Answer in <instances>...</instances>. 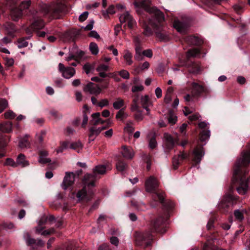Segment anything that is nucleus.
Masks as SVG:
<instances>
[{
    "instance_id": "nucleus-26",
    "label": "nucleus",
    "mask_w": 250,
    "mask_h": 250,
    "mask_svg": "<svg viewBox=\"0 0 250 250\" xmlns=\"http://www.w3.org/2000/svg\"><path fill=\"white\" fill-rule=\"evenodd\" d=\"M124 59L126 62L127 65H131L132 62V54L129 52L128 50H125L124 51Z\"/></svg>"
},
{
    "instance_id": "nucleus-5",
    "label": "nucleus",
    "mask_w": 250,
    "mask_h": 250,
    "mask_svg": "<svg viewBox=\"0 0 250 250\" xmlns=\"http://www.w3.org/2000/svg\"><path fill=\"white\" fill-rule=\"evenodd\" d=\"M23 238L27 245H32L33 248L36 247H43L44 245V242L40 239H35L32 238L30 236V234L25 232L24 233Z\"/></svg>"
},
{
    "instance_id": "nucleus-25",
    "label": "nucleus",
    "mask_w": 250,
    "mask_h": 250,
    "mask_svg": "<svg viewBox=\"0 0 250 250\" xmlns=\"http://www.w3.org/2000/svg\"><path fill=\"white\" fill-rule=\"evenodd\" d=\"M92 120L90 123L91 125L95 126L99 125V122H101L100 113L99 112L94 113L92 114Z\"/></svg>"
},
{
    "instance_id": "nucleus-59",
    "label": "nucleus",
    "mask_w": 250,
    "mask_h": 250,
    "mask_svg": "<svg viewBox=\"0 0 250 250\" xmlns=\"http://www.w3.org/2000/svg\"><path fill=\"white\" fill-rule=\"evenodd\" d=\"M109 104V102L107 99H102L100 102L98 103V106L101 108L104 106H107Z\"/></svg>"
},
{
    "instance_id": "nucleus-57",
    "label": "nucleus",
    "mask_w": 250,
    "mask_h": 250,
    "mask_svg": "<svg viewBox=\"0 0 250 250\" xmlns=\"http://www.w3.org/2000/svg\"><path fill=\"white\" fill-rule=\"evenodd\" d=\"M144 87L143 85L140 84V85H136L132 86L131 88V91L133 93L138 92V91H141L143 90Z\"/></svg>"
},
{
    "instance_id": "nucleus-47",
    "label": "nucleus",
    "mask_w": 250,
    "mask_h": 250,
    "mask_svg": "<svg viewBox=\"0 0 250 250\" xmlns=\"http://www.w3.org/2000/svg\"><path fill=\"white\" fill-rule=\"evenodd\" d=\"M157 38L162 41H166L168 40V37L167 34L161 31H155Z\"/></svg>"
},
{
    "instance_id": "nucleus-6",
    "label": "nucleus",
    "mask_w": 250,
    "mask_h": 250,
    "mask_svg": "<svg viewBox=\"0 0 250 250\" xmlns=\"http://www.w3.org/2000/svg\"><path fill=\"white\" fill-rule=\"evenodd\" d=\"M59 70L62 73V77L65 79H70L75 74L76 71L74 68L71 67H65L64 65L60 63L58 65Z\"/></svg>"
},
{
    "instance_id": "nucleus-45",
    "label": "nucleus",
    "mask_w": 250,
    "mask_h": 250,
    "mask_svg": "<svg viewBox=\"0 0 250 250\" xmlns=\"http://www.w3.org/2000/svg\"><path fill=\"white\" fill-rule=\"evenodd\" d=\"M127 116H128V115L126 113H125L124 112V110L122 109L120 110L117 112V113L116 115V118L117 119L122 120L125 118H126L127 117Z\"/></svg>"
},
{
    "instance_id": "nucleus-22",
    "label": "nucleus",
    "mask_w": 250,
    "mask_h": 250,
    "mask_svg": "<svg viewBox=\"0 0 250 250\" xmlns=\"http://www.w3.org/2000/svg\"><path fill=\"white\" fill-rule=\"evenodd\" d=\"M17 162L18 166L24 167L29 165V163L25 160V156L22 154L19 155L17 158Z\"/></svg>"
},
{
    "instance_id": "nucleus-43",
    "label": "nucleus",
    "mask_w": 250,
    "mask_h": 250,
    "mask_svg": "<svg viewBox=\"0 0 250 250\" xmlns=\"http://www.w3.org/2000/svg\"><path fill=\"white\" fill-rule=\"evenodd\" d=\"M72 49L73 51H74V54L77 61H78L79 59H81L83 57V55H84L83 51L78 50L77 48H73Z\"/></svg>"
},
{
    "instance_id": "nucleus-53",
    "label": "nucleus",
    "mask_w": 250,
    "mask_h": 250,
    "mask_svg": "<svg viewBox=\"0 0 250 250\" xmlns=\"http://www.w3.org/2000/svg\"><path fill=\"white\" fill-rule=\"evenodd\" d=\"M73 60L77 61L74 54V51H73L72 49L69 51L68 56L65 58V60L67 62H69Z\"/></svg>"
},
{
    "instance_id": "nucleus-51",
    "label": "nucleus",
    "mask_w": 250,
    "mask_h": 250,
    "mask_svg": "<svg viewBox=\"0 0 250 250\" xmlns=\"http://www.w3.org/2000/svg\"><path fill=\"white\" fill-rule=\"evenodd\" d=\"M135 112V113L134 115L135 119L137 121H141L143 120V119H144V116L142 114V111L140 110H138Z\"/></svg>"
},
{
    "instance_id": "nucleus-38",
    "label": "nucleus",
    "mask_w": 250,
    "mask_h": 250,
    "mask_svg": "<svg viewBox=\"0 0 250 250\" xmlns=\"http://www.w3.org/2000/svg\"><path fill=\"white\" fill-rule=\"evenodd\" d=\"M200 54V51L199 49L197 48H194L192 49H190L188 51V57H197L198 55Z\"/></svg>"
},
{
    "instance_id": "nucleus-55",
    "label": "nucleus",
    "mask_w": 250,
    "mask_h": 250,
    "mask_svg": "<svg viewBox=\"0 0 250 250\" xmlns=\"http://www.w3.org/2000/svg\"><path fill=\"white\" fill-rule=\"evenodd\" d=\"M1 225L5 229H14V225L13 223L10 222H3Z\"/></svg>"
},
{
    "instance_id": "nucleus-9",
    "label": "nucleus",
    "mask_w": 250,
    "mask_h": 250,
    "mask_svg": "<svg viewBox=\"0 0 250 250\" xmlns=\"http://www.w3.org/2000/svg\"><path fill=\"white\" fill-rule=\"evenodd\" d=\"M119 20L121 23L127 22L128 26L130 28L133 27L135 23L134 20L129 14L128 12L122 14L119 17Z\"/></svg>"
},
{
    "instance_id": "nucleus-63",
    "label": "nucleus",
    "mask_w": 250,
    "mask_h": 250,
    "mask_svg": "<svg viewBox=\"0 0 250 250\" xmlns=\"http://www.w3.org/2000/svg\"><path fill=\"white\" fill-rule=\"evenodd\" d=\"M142 53L144 56L148 58H151L153 55L152 51L151 49L144 50Z\"/></svg>"
},
{
    "instance_id": "nucleus-16",
    "label": "nucleus",
    "mask_w": 250,
    "mask_h": 250,
    "mask_svg": "<svg viewBox=\"0 0 250 250\" xmlns=\"http://www.w3.org/2000/svg\"><path fill=\"white\" fill-rule=\"evenodd\" d=\"M191 85L192 86V92L195 95L200 94L205 91L204 87L199 83L194 82L191 83Z\"/></svg>"
},
{
    "instance_id": "nucleus-64",
    "label": "nucleus",
    "mask_w": 250,
    "mask_h": 250,
    "mask_svg": "<svg viewBox=\"0 0 250 250\" xmlns=\"http://www.w3.org/2000/svg\"><path fill=\"white\" fill-rule=\"evenodd\" d=\"M98 250H110V249L108 245L103 244L99 246Z\"/></svg>"
},
{
    "instance_id": "nucleus-50",
    "label": "nucleus",
    "mask_w": 250,
    "mask_h": 250,
    "mask_svg": "<svg viewBox=\"0 0 250 250\" xmlns=\"http://www.w3.org/2000/svg\"><path fill=\"white\" fill-rule=\"evenodd\" d=\"M28 42L24 39H21L18 41V47L19 48H21L27 46Z\"/></svg>"
},
{
    "instance_id": "nucleus-29",
    "label": "nucleus",
    "mask_w": 250,
    "mask_h": 250,
    "mask_svg": "<svg viewBox=\"0 0 250 250\" xmlns=\"http://www.w3.org/2000/svg\"><path fill=\"white\" fill-rule=\"evenodd\" d=\"M141 103L143 107L146 106H151L152 105V104L149 100V97L147 95L141 97Z\"/></svg>"
},
{
    "instance_id": "nucleus-15",
    "label": "nucleus",
    "mask_w": 250,
    "mask_h": 250,
    "mask_svg": "<svg viewBox=\"0 0 250 250\" xmlns=\"http://www.w3.org/2000/svg\"><path fill=\"white\" fill-rule=\"evenodd\" d=\"M85 89L91 94L98 95L101 92V88L98 85L94 84L92 83L87 84Z\"/></svg>"
},
{
    "instance_id": "nucleus-35",
    "label": "nucleus",
    "mask_w": 250,
    "mask_h": 250,
    "mask_svg": "<svg viewBox=\"0 0 250 250\" xmlns=\"http://www.w3.org/2000/svg\"><path fill=\"white\" fill-rule=\"evenodd\" d=\"M115 13V7L113 5H110L107 10L103 12V15L105 18L108 17V14H113Z\"/></svg>"
},
{
    "instance_id": "nucleus-14",
    "label": "nucleus",
    "mask_w": 250,
    "mask_h": 250,
    "mask_svg": "<svg viewBox=\"0 0 250 250\" xmlns=\"http://www.w3.org/2000/svg\"><path fill=\"white\" fill-rule=\"evenodd\" d=\"M188 157L189 154L185 153L184 152H180V153L178 154L177 157H174L173 158L172 165L173 168L174 169H176L178 167V166L180 164L179 162V160H183L184 159L188 158Z\"/></svg>"
},
{
    "instance_id": "nucleus-60",
    "label": "nucleus",
    "mask_w": 250,
    "mask_h": 250,
    "mask_svg": "<svg viewBox=\"0 0 250 250\" xmlns=\"http://www.w3.org/2000/svg\"><path fill=\"white\" fill-rule=\"evenodd\" d=\"M88 122V116L87 115V113L86 112V111H83V122L82 124V126L83 127H85L86 125L87 124Z\"/></svg>"
},
{
    "instance_id": "nucleus-44",
    "label": "nucleus",
    "mask_w": 250,
    "mask_h": 250,
    "mask_svg": "<svg viewBox=\"0 0 250 250\" xmlns=\"http://www.w3.org/2000/svg\"><path fill=\"white\" fill-rule=\"evenodd\" d=\"M165 198L164 193L163 192H156L153 195V200L155 202L156 199H158L160 202L163 203Z\"/></svg>"
},
{
    "instance_id": "nucleus-27",
    "label": "nucleus",
    "mask_w": 250,
    "mask_h": 250,
    "mask_svg": "<svg viewBox=\"0 0 250 250\" xmlns=\"http://www.w3.org/2000/svg\"><path fill=\"white\" fill-rule=\"evenodd\" d=\"M44 26V22L41 20L35 21L32 24V28L34 30H39L42 29Z\"/></svg>"
},
{
    "instance_id": "nucleus-56",
    "label": "nucleus",
    "mask_w": 250,
    "mask_h": 250,
    "mask_svg": "<svg viewBox=\"0 0 250 250\" xmlns=\"http://www.w3.org/2000/svg\"><path fill=\"white\" fill-rule=\"evenodd\" d=\"M157 145V143L156 141L155 137L153 136L149 140V146L151 149H153L156 147Z\"/></svg>"
},
{
    "instance_id": "nucleus-33",
    "label": "nucleus",
    "mask_w": 250,
    "mask_h": 250,
    "mask_svg": "<svg viewBox=\"0 0 250 250\" xmlns=\"http://www.w3.org/2000/svg\"><path fill=\"white\" fill-rule=\"evenodd\" d=\"M210 132L209 130H203L201 134L200 140L201 142H205L210 137Z\"/></svg>"
},
{
    "instance_id": "nucleus-18",
    "label": "nucleus",
    "mask_w": 250,
    "mask_h": 250,
    "mask_svg": "<svg viewBox=\"0 0 250 250\" xmlns=\"http://www.w3.org/2000/svg\"><path fill=\"white\" fill-rule=\"evenodd\" d=\"M22 12L17 8H14L11 11V17L13 21H18L22 16Z\"/></svg>"
},
{
    "instance_id": "nucleus-1",
    "label": "nucleus",
    "mask_w": 250,
    "mask_h": 250,
    "mask_svg": "<svg viewBox=\"0 0 250 250\" xmlns=\"http://www.w3.org/2000/svg\"><path fill=\"white\" fill-rule=\"evenodd\" d=\"M150 3L151 1L150 0H144L141 1L139 4V6L144 8L152 15V19L149 20V25L144 23L143 25L144 29L143 33L146 36H149L152 33V30L149 26H151L154 30L160 29L161 27L160 23L165 20L162 12L156 7H151Z\"/></svg>"
},
{
    "instance_id": "nucleus-17",
    "label": "nucleus",
    "mask_w": 250,
    "mask_h": 250,
    "mask_svg": "<svg viewBox=\"0 0 250 250\" xmlns=\"http://www.w3.org/2000/svg\"><path fill=\"white\" fill-rule=\"evenodd\" d=\"M109 69V66L104 64H101L99 65L96 70L98 72L99 76L102 78H105L107 76V74L105 73Z\"/></svg>"
},
{
    "instance_id": "nucleus-40",
    "label": "nucleus",
    "mask_w": 250,
    "mask_h": 250,
    "mask_svg": "<svg viewBox=\"0 0 250 250\" xmlns=\"http://www.w3.org/2000/svg\"><path fill=\"white\" fill-rule=\"evenodd\" d=\"M177 116L171 111H170L168 118V123L171 125L175 124L177 121Z\"/></svg>"
},
{
    "instance_id": "nucleus-28",
    "label": "nucleus",
    "mask_w": 250,
    "mask_h": 250,
    "mask_svg": "<svg viewBox=\"0 0 250 250\" xmlns=\"http://www.w3.org/2000/svg\"><path fill=\"white\" fill-rule=\"evenodd\" d=\"M232 200V197L231 195H229L228 196L225 197L224 199L220 204V207L225 208L226 207H228L229 205L231 204L230 201H231Z\"/></svg>"
},
{
    "instance_id": "nucleus-24",
    "label": "nucleus",
    "mask_w": 250,
    "mask_h": 250,
    "mask_svg": "<svg viewBox=\"0 0 250 250\" xmlns=\"http://www.w3.org/2000/svg\"><path fill=\"white\" fill-rule=\"evenodd\" d=\"M173 27L177 30L178 32L184 33L186 31L185 27L183 23L178 21H175L173 22Z\"/></svg>"
},
{
    "instance_id": "nucleus-32",
    "label": "nucleus",
    "mask_w": 250,
    "mask_h": 250,
    "mask_svg": "<svg viewBox=\"0 0 250 250\" xmlns=\"http://www.w3.org/2000/svg\"><path fill=\"white\" fill-rule=\"evenodd\" d=\"M82 145L81 142H77L76 143H71L70 144V148L75 150L79 153L82 149Z\"/></svg>"
},
{
    "instance_id": "nucleus-4",
    "label": "nucleus",
    "mask_w": 250,
    "mask_h": 250,
    "mask_svg": "<svg viewBox=\"0 0 250 250\" xmlns=\"http://www.w3.org/2000/svg\"><path fill=\"white\" fill-rule=\"evenodd\" d=\"M159 187L158 180L153 176H150L145 182L146 191L148 192L153 193L156 191Z\"/></svg>"
},
{
    "instance_id": "nucleus-52",
    "label": "nucleus",
    "mask_w": 250,
    "mask_h": 250,
    "mask_svg": "<svg viewBox=\"0 0 250 250\" xmlns=\"http://www.w3.org/2000/svg\"><path fill=\"white\" fill-rule=\"evenodd\" d=\"M5 165L10 166L12 167H15L18 166L17 161L15 162L13 159L7 158L5 163Z\"/></svg>"
},
{
    "instance_id": "nucleus-12",
    "label": "nucleus",
    "mask_w": 250,
    "mask_h": 250,
    "mask_svg": "<svg viewBox=\"0 0 250 250\" xmlns=\"http://www.w3.org/2000/svg\"><path fill=\"white\" fill-rule=\"evenodd\" d=\"M106 128L105 126L96 127L92 126L89 128L90 134L89 135V141H93L94 140L95 137L98 135L100 132Z\"/></svg>"
},
{
    "instance_id": "nucleus-49",
    "label": "nucleus",
    "mask_w": 250,
    "mask_h": 250,
    "mask_svg": "<svg viewBox=\"0 0 250 250\" xmlns=\"http://www.w3.org/2000/svg\"><path fill=\"white\" fill-rule=\"evenodd\" d=\"M8 106V102L4 99H0V113L2 112Z\"/></svg>"
},
{
    "instance_id": "nucleus-39",
    "label": "nucleus",
    "mask_w": 250,
    "mask_h": 250,
    "mask_svg": "<svg viewBox=\"0 0 250 250\" xmlns=\"http://www.w3.org/2000/svg\"><path fill=\"white\" fill-rule=\"evenodd\" d=\"M164 221V219L162 217H159L153 223L154 229L155 230L158 231L159 227L163 224Z\"/></svg>"
},
{
    "instance_id": "nucleus-62",
    "label": "nucleus",
    "mask_w": 250,
    "mask_h": 250,
    "mask_svg": "<svg viewBox=\"0 0 250 250\" xmlns=\"http://www.w3.org/2000/svg\"><path fill=\"white\" fill-rule=\"evenodd\" d=\"M88 13L87 12H84L79 16V19L81 21H84L88 17Z\"/></svg>"
},
{
    "instance_id": "nucleus-42",
    "label": "nucleus",
    "mask_w": 250,
    "mask_h": 250,
    "mask_svg": "<svg viewBox=\"0 0 250 250\" xmlns=\"http://www.w3.org/2000/svg\"><path fill=\"white\" fill-rule=\"evenodd\" d=\"M89 49L91 53L93 55H97L99 52L98 45L94 42L90 43L89 45Z\"/></svg>"
},
{
    "instance_id": "nucleus-46",
    "label": "nucleus",
    "mask_w": 250,
    "mask_h": 250,
    "mask_svg": "<svg viewBox=\"0 0 250 250\" xmlns=\"http://www.w3.org/2000/svg\"><path fill=\"white\" fill-rule=\"evenodd\" d=\"M45 134L46 132L44 130H42L36 134V139L40 143H42L43 142Z\"/></svg>"
},
{
    "instance_id": "nucleus-41",
    "label": "nucleus",
    "mask_w": 250,
    "mask_h": 250,
    "mask_svg": "<svg viewBox=\"0 0 250 250\" xmlns=\"http://www.w3.org/2000/svg\"><path fill=\"white\" fill-rule=\"evenodd\" d=\"M31 3V0H24L22 1L20 5V10H21V11L22 12V11L28 9L30 6Z\"/></svg>"
},
{
    "instance_id": "nucleus-3",
    "label": "nucleus",
    "mask_w": 250,
    "mask_h": 250,
    "mask_svg": "<svg viewBox=\"0 0 250 250\" xmlns=\"http://www.w3.org/2000/svg\"><path fill=\"white\" fill-rule=\"evenodd\" d=\"M153 236L150 232H146L140 234L136 237V243L137 246H142L144 244L146 247L151 245Z\"/></svg>"
},
{
    "instance_id": "nucleus-58",
    "label": "nucleus",
    "mask_w": 250,
    "mask_h": 250,
    "mask_svg": "<svg viewBox=\"0 0 250 250\" xmlns=\"http://www.w3.org/2000/svg\"><path fill=\"white\" fill-rule=\"evenodd\" d=\"M119 75L121 76V77L125 79H128L129 77V74L128 72L125 70H122L120 71Z\"/></svg>"
},
{
    "instance_id": "nucleus-48",
    "label": "nucleus",
    "mask_w": 250,
    "mask_h": 250,
    "mask_svg": "<svg viewBox=\"0 0 250 250\" xmlns=\"http://www.w3.org/2000/svg\"><path fill=\"white\" fill-rule=\"evenodd\" d=\"M126 167V164L122 161H119L116 164L117 169L121 171H123Z\"/></svg>"
},
{
    "instance_id": "nucleus-23",
    "label": "nucleus",
    "mask_w": 250,
    "mask_h": 250,
    "mask_svg": "<svg viewBox=\"0 0 250 250\" xmlns=\"http://www.w3.org/2000/svg\"><path fill=\"white\" fill-rule=\"evenodd\" d=\"M106 172V167L104 165H99L93 169V172L97 176L99 175L104 174Z\"/></svg>"
},
{
    "instance_id": "nucleus-13",
    "label": "nucleus",
    "mask_w": 250,
    "mask_h": 250,
    "mask_svg": "<svg viewBox=\"0 0 250 250\" xmlns=\"http://www.w3.org/2000/svg\"><path fill=\"white\" fill-rule=\"evenodd\" d=\"M122 148V151H121V153L124 158L127 159H131L133 157L134 153L131 147L123 146Z\"/></svg>"
},
{
    "instance_id": "nucleus-2",
    "label": "nucleus",
    "mask_w": 250,
    "mask_h": 250,
    "mask_svg": "<svg viewBox=\"0 0 250 250\" xmlns=\"http://www.w3.org/2000/svg\"><path fill=\"white\" fill-rule=\"evenodd\" d=\"M99 178L93 173L92 174H86L84 176L83 179L84 187L77 194V197L79 201L84 199L88 201L91 199L94 193L92 188L95 186V181Z\"/></svg>"
},
{
    "instance_id": "nucleus-34",
    "label": "nucleus",
    "mask_w": 250,
    "mask_h": 250,
    "mask_svg": "<svg viewBox=\"0 0 250 250\" xmlns=\"http://www.w3.org/2000/svg\"><path fill=\"white\" fill-rule=\"evenodd\" d=\"M203 250H227L218 248L217 246L212 245L211 244L208 242V244H206L204 247Z\"/></svg>"
},
{
    "instance_id": "nucleus-7",
    "label": "nucleus",
    "mask_w": 250,
    "mask_h": 250,
    "mask_svg": "<svg viewBox=\"0 0 250 250\" xmlns=\"http://www.w3.org/2000/svg\"><path fill=\"white\" fill-rule=\"evenodd\" d=\"M75 181V174L73 172H66L63 181L61 184L62 188L66 190L69 187L72 186Z\"/></svg>"
},
{
    "instance_id": "nucleus-37",
    "label": "nucleus",
    "mask_w": 250,
    "mask_h": 250,
    "mask_svg": "<svg viewBox=\"0 0 250 250\" xmlns=\"http://www.w3.org/2000/svg\"><path fill=\"white\" fill-rule=\"evenodd\" d=\"M124 105V101L123 100L118 98L113 103V106L116 109H119Z\"/></svg>"
},
{
    "instance_id": "nucleus-31",
    "label": "nucleus",
    "mask_w": 250,
    "mask_h": 250,
    "mask_svg": "<svg viewBox=\"0 0 250 250\" xmlns=\"http://www.w3.org/2000/svg\"><path fill=\"white\" fill-rule=\"evenodd\" d=\"M19 146L22 149L29 148L30 147V143L27 139H21L19 141Z\"/></svg>"
},
{
    "instance_id": "nucleus-10",
    "label": "nucleus",
    "mask_w": 250,
    "mask_h": 250,
    "mask_svg": "<svg viewBox=\"0 0 250 250\" xmlns=\"http://www.w3.org/2000/svg\"><path fill=\"white\" fill-rule=\"evenodd\" d=\"M194 155L193 161L196 164H199L204 156L205 152L203 147H197L193 151Z\"/></svg>"
},
{
    "instance_id": "nucleus-11",
    "label": "nucleus",
    "mask_w": 250,
    "mask_h": 250,
    "mask_svg": "<svg viewBox=\"0 0 250 250\" xmlns=\"http://www.w3.org/2000/svg\"><path fill=\"white\" fill-rule=\"evenodd\" d=\"M164 140L165 148L167 149H171L175 144V142L171 135L167 133L164 134Z\"/></svg>"
},
{
    "instance_id": "nucleus-61",
    "label": "nucleus",
    "mask_w": 250,
    "mask_h": 250,
    "mask_svg": "<svg viewBox=\"0 0 250 250\" xmlns=\"http://www.w3.org/2000/svg\"><path fill=\"white\" fill-rule=\"evenodd\" d=\"M5 64L8 67L12 66L14 62V59L12 58H5Z\"/></svg>"
},
{
    "instance_id": "nucleus-21",
    "label": "nucleus",
    "mask_w": 250,
    "mask_h": 250,
    "mask_svg": "<svg viewBox=\"0 0 250 250\" xmlns=\"http://www.w3.org/2000/svg\"><path fill=\"white\" fill-rule=\"evenodd\" d=\"M187 41L189 43L195 45H200L203 42L202 40L195 36H189L187 37Z\"/></svg>"
},
{
    "instance_id": "nucleus-20",
    "label": "nucleus",
    "mask_w": 250,
    "mask_h": 250,
    "mask_svg": "<svg viewBox=\"0 0 250 250\" xmlns=\"http://www.w3.org/2000/svg\"><path fill=\"white\" fill-rule=\"evenodd\" d=\"M47 155L48 152L47 151H41L40 152L39 162L42 164L50 163L51 162V160L49 158L46 157Z\"/></svg>"
},
{
    "instance_id": "nucleus-30",
    "label": "nucleus",
    "mask_w": 250,
    "mask_h": 250,
    "mask_svg": "<svg viewBox=\"0 0 250 250\" xmlns=\"http://www.w3.org/2000/svg\"><path fill=\"white\" fill-rule=\"evenodd\" d=\"M132 125L133 122L132 121H127L126 126L124 127V131L129 134H131L134 130V127Z\"/></svg>"
},
{
    "instance_id": "nucleus-19",
    "label": "nucleus",
    "mask_w": 250,
    "mask_h": 250,
    "mask_svg": "<svg viewBox=\"0 0 250 250\" xmlns=\"http://www.w3.org/2000/svg\"><path fill=\"white\" fill-rule=\"evenodd\" d=\"M12 124L10 122H6L0 125V130L5 132L9 133L12 131Z\"/></svg>"
},
{
    "instance_id": "nucleus-54",
    "label": "nucleus",
    "mask_w": 250,
    "mask_h": 250,
    "mask_svg": "<svg viewBox=\"0 0 250 250\" xmlns=\"http://www.w3.org/2000/svg\"><path fill=\"white\" fill-rule=\"evenodd\" d=\"M4 116L6 119H12L16 117V115L12 111L8 110L4 113Z\"/></svg>"
},
{
    "instance_id": "nucleus-36",
    "label": "nucleus",
    "mask_w": 250,
    "mask_h": 250,
    "mask_svg": "<svg viewBox=\"0 0 250 250\" xmlns=\"http://www.w3.org/2000/svg\"><path fill=\"white\" fill-rule=\"evenodd\" d=\"M245 211L244 209L242 211H240L239 209L235 210L234 212L235 218L240 221H242L244 219L243 213Z\"/></svg>"
},
{
    "instance_id": "nucleus-8",
    "label": "nucleus",
    "mask_w": 250,
    "mask_h": 250,
    "mask_svg": "<svg viewBox=\"0 0 250 250\" xmlns=\"http://www.w3.org/2000/svg\"><path fill=\"white\" fill-rule=\"evenodd\" d=\"M64 9V5L61 3L54 4L47 8L45 14L50 13L55 18V15L62 12Z\"/></svg>"
}]
</instances>
